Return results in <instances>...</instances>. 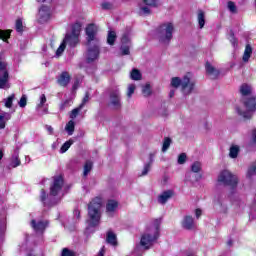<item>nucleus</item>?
<instances>
[{"instance_id":"62","label":"nucleus","mask_w":256,"mask_h":256,"mask_svg":"<svg viewBox=\"0 0 256 256\" xmlns=\"http://www.w3.org/2000/svg\"><path fill=\"white\" fill-rule=\"evenodd\" d=\"M175 97V90H171L170 93H169V98H173Z\"/></svg>"},{"instance_id":"50","label":"nucleus","mask_w":256,"mask_h":256,"mask_svg":"<svg viewBox=\"0 0 256 256\" xmlns=\"http://www.w3.org/2000/svg\"><path fill=\"white\" fill-rule=\"evenodd\" d=\"M45 103H47V96H45V94H42L40 96V103L38 104V108L41 109V107H43Z\"/></svg>"},{"instance_id":"35","label":"nucleus","mask_w":256,"mask_h":256,"mask_svg":"<svg viewBox=\"0 0 256 256\" xmlns=\"http://www.w3.org/2000/svg\"><path fill=\"white\" fill-rule=\"evenodd\" d=\"M151 165H153V160H150L147 164H145L144 169L140 174V177H144V175H147V173L151 171Z\"/></svg>"},{"instance_id":"13","label":"nucleus","mask_w":256,"mask_h":256,"mask_svg":"<svg viewBox=\"0 0 256 256\" xmlns=\"http://www.w3.org/2000/svg\"><path fill=\"white\" fill-rule=\"evenodd\" d=\"M110 103L116 109L121 108V97L119 94V90H113L110 92Z\"/></svg>"},{"instance_id":"11","label":"nucleus","mask_w":256,"mask_h":256,"mask_svg":"<svg viewBox=\"0 0 256 256\" xmlns=\"http://www.w3.org/2000/svg\"><path fill=\"white\" fill-rule=\"evenodd\" d=\"M51 19V8L49 6L42 5L39 9L38 22L43 24L47 23Z\"/></svg>"},{"instance_id":"42","label":"nucleus","mask_w":256,"mask_h":256,"mask_svg":"<svg viewBox=\"0 0 256 256\" xmlns=\"http://www.w3.org/2000/svg\"><path fill=\"white\" fill-rule=\"evenodd\" d=\"M230 43L233 47H237V45H239V40H237L233 31L230 32Z\"/></svg>"},{"instance_id":"31","label":"nucleus","mask_w":256,"mask_h":256,"mask_svg":"<svg viewBox=\"0 0 256 256\" xmlns=\"http://www.w3.org/2000/svg\"><path fill=\"white\" fill-rule=\"evenodd\" d=\"M153 92L151 91V84L147 83L142 87V95L144 97H150Z\"/></svg>"},{"instance_id":"64","label":"nucleus","mask_w":256,"mask_h":256,"mask_svg":"<svg viewBox=\"0 0 256 256\" xmlns=\"http://www.w3.org/2000/svg\"><path fill=\"white\" fill-rule=\"evenodd\" d=\"M77 85H78L77 82H75V83L73 84L72 89H74V91H75V89H77Z\"/></svg>"},{"instance_id":"43","label":"nucleus","mask_w":256,"mask_h":256,"mask_svg":"<svg viewBox=\"0 0 256 256\" xmlns=\"http://www.w3.org/2000/svg\"><path fill=\"white\" fill-rule=\"evenodd\" d=\"M10 165H11V167H13V169H15L16 167H19V165H21V159H19V156L14 157V159H12Z\"/></svg>"},{"instance_id":"48","label":"nucleus","mask_w":256,"mask_h":256,"mask_svg":"<svg viewBox=\"0 0 256 256\" xmlns=\"http://www.w3.org/2000/svg\"><path fill=\"white\" fill-rule=\"evenodd\" d=\"M89 103V92L85 93V96L82 99V102L80 103V107L83 109L85 107V104Z\"/></svg>"},{"instance_id":"23","label":"nucleus","mask_w":256,"mask_h":256,"mask_svg":"<svg viewBox=\"0 0 256 256\" xmlns=\"http://www.w3.org/2000/svg\"><path fill=\"white\" fill-rule=\"evenodd\" d=\"M81 27H83V24L81 22H76L72 25V31L70 34L75 35L76 37H79L81 35Z\"/></svg>"},{"instance_id":"18","label":"nucleus","mask_w":256,"mask_h":256,"mask_svg":"<svg viewBox=\"0 0 256 256\" xmlns=\"http://www.w3.org/2000/svg\"><path fill=\"white\" fill-rule=\"evenodd\" d=\"M106 243H108V245H112V247H117V245H119V242L117 241V234L109 230L106 233Z\"/></svg>"},{"instance_id":"53","label":"nucleus","mask_w":256,"mask_h":256,"mask_svg":"<svg viewBox=\"0 0 256 256\" xmlns=\"http://www.w3.org/2000/svg\"><path fill=\"white\" fill-rule=\"evenodd\" d=\"M73 214L78 221L81 219V210H79L78 208L74 209Z\"/></svg>"},{"instance_id":"21","label":"nucleus","mask_w":256,"mask_h":256,"mask_svg":"<svg viewBox=\"0 0 256 256\" xmlns=\"http://www.w3.org/2000/svg\"><path fill=\"white\" fill-rule=\"evenodd\" d=\"M251 55H253V48L251 47V44H247L245 46L244 54L242 57V61L244 63H248L249 59H251Z\"/></svg>"},{"instance_id":"33","label":"nucleus","mask_w":256,"mask_h":256,"mask_svg":"<svg viewBox=\"0 0 256 256\" xmlns=\"http://www.w3.org/2000/svg\"><path fill=\"white\" fill-rule=\"evenodd\" d=\"M71 145H73V140L66 141L60 148L61 153H67L69 149L71 148Z\"/></svg>"},{"instance_id":"3","label":"nucleus","mask_w":256,"mask_h":256,"mask_svg":"<svg viewBox=\"0 0 256 256\" xmlns=\"http://www.w3.org/2000/svg\"><path fill=\"white\" fill-rule=\"evenodd\" d=\"M171 87H174V89H179L181 87L182 91H187V94L193 92V89H195V83L191 82V79L188 76H184L183 79L179 77H173L171 79Z\"/></svg>"},{"instance_id":"26","label":"nucleus","mask_w":256,"mask_h":256,"mask_svg":"<svg viewBox=\"0 0 256 256\" xmlns=\"http://www.w3.org/2000/svg\"><path fill=\"white\" fill-rule=\"evenodd\" d=\"M197 19L200 29H203L205 27V12L203 10H198Z\"/></svg>"},{"instance_id":"34","label":"nucleus","mask_w":256,"mask_h":256,"mask_svg":"<svg viewBox=\"0 0 256 256\" xmlns=\"http://www.w3.org/2000/svg\"><path fill=\"white\" fill-rule=\"evenodd\" d=\"M171 147V138L165 137L162 145V152L165 153Z\"/></svg>"},{"instance_id":"16","label":"nucleus","mask_w":256,"mask_h":256,"mask_svg":"<svg viewBox=\"0 0 256 256\" xmlns=\"http://www.w3.org/2000/svg\"><path fill=\"white\" fill-rule=\"evenodd\" d=\"M182 227L183 229H186V231H193V229H195V220L193 219V216H185L182 221Z\"/></svg>"},{"instance_id":"60","label":"nucleus","mask_w":256,"mask_h":256,"mask_svg":"<svg viewBox=\"0 0 256 256\" xmlns=\"http://www.w3.org/2000/svg\"><path fill=\"white\" fill-rule=\"evenodd\" d=\"M97 256H105V246H103Z\"/></svg>"},{"instance_id":"19","label":"nucleus","mask_w":256,"mask_h":256,"mask_svg":"<svg viewBox=\"0 0 256 256\" xmlns=\"http://www.w3.org/2000/svg\"><path fill=\"white\" fill-rule=\"evenodd\" d=\"M173 195H174L173 190H166L162 192L161 195L158 196V202L161 203V205H165V203H167V201H169V199H171Z\"/></svg>"},{"instance_id":"52","label":"nucleus","mask_w":256,"mask_h":256,"mask_svg":"<svg viewBox=\"0 0 256 256\" xmlns=\"http://www.w3.org/2000/svg\"><path fill=\"white\" fill-rule=\"evenodd\" d=\"M69 103H71V100H69V99L62 102L59 106L60 111H65V108L69 107Z\"/></svg>"},{"instance_id":"6","label":"nucleus","mask_w":256,"mask_h":256,"mask_svg":"<svg viewBox=\"0 0 256 256\" xmlns=\"http://www.w3.org/2000/svg\"><path fill=\"white\" fill-rule=\"evenodd\" d=\"M3 54L0 53V89L7 91L11 89V83H9V70L7 69V62H3L1 58Z\"/></svg>"},{"instance_id":"54","label":"nucleus","mask_w":256,"mask_h":256,"mask_svg":"<svg viewBox=\"0 0 256 256\" xmlns=\"http://www.w3.org/2000/svg\"><path fill=\"white\" fill-rule=\"evenodd\" d=\"M133 93H135V85H130L128 88L127 96L131 97V95H133Z\"/></svg>"},{"instance_id":"14","label":"nucleus","mask_w":256,"mask_h":256,"mask_svg":"<svg viewBox=\"0 0 256 256\" xmlns=\"http://www.w3.org/2000/svg\"><path fill=\"white\" fill-rule=\"evenodd\" d=\"M47 225H49L48 221H39L31 220V227L36 231V233H43L45 229H47Z\"/></svg>"},{"instance_id":"2","label":"nucleus","mask_w":256,"mask_h":256,"mask_svg":"<svg viewBox=\"0 0 256 256\" xmlns=\"http://www.w3.org/2000/svg\"><path fill=\"white\" fill-rule=\"evenodd\" d=\"M175 31V26L172 22H165L156 29V33L159 37L161 43H171L173 39V33Z\"/></svg>"},{"instance_id":"57","label":"nucleus","mask_w":256,"mask_h":256,"mask_svg":"<svg viewBox=\"0 0 256 256\" xmlns=\"http://www.w3.org/2000/svg\"><path fill=\"white\" fill-rule=\"evenodd\" d=\"M195 215H196V218L199 219V217H201V215H203V211L200 208H197L195 210Z\"/></svg>"},{"instance_id":"25","label":"nucleus","mask_w":256,"mask_h":256,"mask_svg":"<svg viewBox=\"0 0 256 256\" xmlns=\"http://www.w3.org/2000/svg\"><path fill=\"white\" fill-rule=\"evenodd\" d=\"M239 151H240L239 146H237V145H232V146L230 147L229 157H230L231 159H237V157H239Z\"/></svg>"},{"instance_id":"24","label":"nucleus","mask_w":256,"mask_h":256,"mask_svg":"<svg viewBox=\"0 0 256 256\" xmlns=\"http://www.w3.org/2000/svg\"><path fill=\"white\" fill-rule=\"evenodd\" d=\"M11 39V30H1L0 29V40L7 43Z\"/></svg>"},{"instance_id":"49","label":"nucleus","mask_w":256,"mask_h":256,"mask_svg":"<svg viewBox=\"0 0 256 256\" xmlns=\"http://www.w3.org/2000/svg\"><path fill=\"white\" fill-rule=\"evenodd\" d=\"M255 173H256V166L253 165V166H251V167L248 169V171H247V177H248V178H251V177H253V175H255Z\"/></svg>"},{"instance_id":"40","label":"nucleus","mask_w":256,"mask_h":256,"mask_svg":"<svg viewBox=\"0 0 256 256\" xmlns=\"http://www.w3.org/2000/svg\"><path fill=\"white\" fill-rule=\"evenodd\" d=\"M61 256H77V254L75 253V251L70 250L69 248H63Z\"/></svg>"},{"instance_id":"22","label":"nucleus","mask_w":256,"mask_h":256,"mask_svg":"<svg viewBox=\"0 0 256 256\" xmlns=\"http://www.w3.org/2000/svg\"><path fill=\"white\" fill-rule=\"evenodd\" d=\"M119 207V202L117 200H108L106 203V211L107 213H113Z\"/></svg>"},{"instance_id":"38","label":"nucleus","mask_w":256,"mask_h":256,"mask_svg":"<svg viewBox=\"0 0 256 256\" xmlns=\"http://www.w3.org/2000/svg\"><path fill=\"white\" fill-rule=\"evenodd\" d=\"M15 99V94H11L5 102V107H7V109H11L13 107V100Z\"/></svg>"},{"instance_id":"39","label":"nucleus","mask_w":256,"mask_h":256,"mask_svg":"<svg viewBox=\"0 0 256 256\" xmlns=\"http://www.w3.org/2000/svg\"><path fill=\"white\" fill-rule=\"evenodd\" d=\"M15 29L17 33H23V20L20 18L16 20Z\"/></svg>"},{"instance_id":"30","label":"nucleus","mask_w":256,"mask_h":256,"mask_svg":"<svg viewBox=\"0 0 256 256\" xmlns=\"http://www.w3.org/2000/svg\"><path fill=\"white\" fill-rule=\"evenodd\" d=\"M66 131L68 132V135H73L75 133V122L73 120H70L65 127Z\"/></svg>"},{"instance_id":"27","label":"nucleus","mask_w":256,"mask_h":256,"mask_svg":"<svg viewBox=\"0 0 256 256\" xmlns=\"http://www.w3.org/2000/svg\"><path fill=\"white\" fill-rule=\"evenodd\" d=\"M115 41H117V33L115 31H109L107 35L108 45H115Z\"/></svg>"},{"instance_id":"41","label":"nucleus","mask_w":256,"mask_h":256,"mask_svg":"<svg viewBox=\"0 0 256 256\" xmlns=\"http://www.w3.org/2000/svg\"><path fill=\"white\" fill-rule=\"evenodd\" d=\"M67 48V44L66 42L63 40L62 43L60 44V46L58 47V49L56 50V55H63V52L65 51V49Z\"/></svg>"},{"instance_id":"17","label":"nucleus","mask_w":256,"mask_h":256,"mask_svg":"<svg viewBox=\"0 0 256 256\" xmlns=\"http://www.w3.org/2000/svg\"><path fill=\"white\" fill-rule=\"evenodd\" d=\"M64 41L66 45L69 47L75 48L79 45V36H75L74 34H66Z\"/></svg>"},{"instance_id":"46","label":"nucleus","mask_w":256,"mask_h":256,"mask_svg":"<svg viewBox=\"0 0 256 256\" xmlns=\"http://www.w3.org/2000/svg\"><path fill=\"white\" fill-rule=\"evenodd\" d=\"M19 107H21L22 109L27 107V96L22 95V97L20 98V101L18 103Z\"/></svg>"},{"instance_id":"8","label":"nucleus","mask_w":256,"mask_h":256,"mask_svg":"<svg viewBox=\"0 0 256 256\" xmlns=\"http://www.w3.org/2000/svg\"><path fill=\"white\" fill-rule=\"evenodd\" d=\"M99 55H101L100 42L91 43V45H88L86 63L88 64L95 63V61L99 59Z\"/></svg>"},{"instance_id":"44","label":"nucleus","mask_w":256,"mask_h":256,"mask_svg":"<svg viewBox=\"0 0 256 256\" xmlns=\"http://www.w3.org/2000/svg\"><path fill=\"white\" fill-rule=\"evenodd\" d=\"M186 161H187V154L181 153V154L178 156V164H179V165H184V163H186Z\"/></svg>"},{"instance_id":"29","label":"nucleus","mask_w":256,"mask_h":256,"mask_svg":"<svg viewBox=\"0 0 256 256\" xmlns=\"http://www.w3.org/2000/svg\"><path fill=\"white\" fill-rule=\"evenodd\" d=\"M142 75H141V71H139V69H133L132 71H131V79L133 80V81H141V79H142Z\"/></svg>"},{"instance_id":"45","label":"nucleus","mask_w":256,"mask_h":256,"mask_svg":"<svg viewBox=\"0 0 256 256\" xmlns=\"http://www.w3.org/2000/svg\"><path fill=\"white\" fill-rule=\"evenodd\" d=\"M101 8L104 11H111V9H113V4L111 2H104L101 4Z\"/></svg>"},{"instance_id":"37","label":"nucleus","mask_w":256,"mask_h":256,"mask_svg":"<svg viewBox=\"0 0 256 256\" xmlns=\"http://www.w3.org/2000/svg\"><path fill=\"white\" fill-rule=\"evenodd\" d=\"M201 171V162L196 161L191 166V172L192 173H199Z\"/></svg>"},{"instance_id":"63","label":"nucleus","mask_w":256,"mask_h":256,"mask_svg":"<svg viewBox=\"0 0 256 256\" xmlns=\"http://www.w3.org/2000/svg\"><path fill=\"white\" fill-rule=\"evenodd\" d=\"M4 155L3 150L0 149V161L3 159Z\"/></svg>"},{"instance_id":"10","label":"nucleus","mask_w":256,"mask_h":256,"mask_svg":"<svg viewBox=\"0 0 256 256\" xmlns=\"http://www.w3.org/2000/svg\"><path fill=\"white\" fill-rule=\"evenodd\" d=\"M85 32L87 35L86 45H91V43H99V38H97V26L95 24H88Z\"/></svg>"},{"instance_id":"56","label":"nucleus","mask_w":256,"mask_h":256,"mask_svg":"<svg viewBox=\"0 0 256 256\" xmlns=\"http://www.w3.org/2000/svg\"><path fill=\"white\" fill-rule=\"evenodd\" d=\"M122 55H129L131 51L129 50V46H124L121 48Z\"/></svg>"},{"instance_id":"58","label":"nucleus","mask_w":256,"mask_h":256,"mask_svg":"<svg viewBox=\"0 0 256 256\" xmlns=\"http://www.w3.org/2000/svg\"><path fill=\"white\" fill-rule=\"evenodd\" d=\"M142 11H143L146 15H149V13H151V9H149V7H147V6L142 7Z\"/></svg>"},{"instance_id":"32","label":"nucleus","mask_w":256,"mask_h":256,"mask_svg":"<svg viewBox=\"0 0 256 256\" xmlns=\"http://www.w3.org/2000/svg\"><path fill=\"white\" fill-rule=\"evenodd\" d=\"M47 197H49V195L47 194L45 189L42 188L40 190V201H41V203H43L44 207H47Z\"/></svg>"},{"instance_id":"1","label":"nucleus","mask_w":256,"mask_h":256,"mask_svg":"<svg viewBox=\"0 0 256 256\" xmlns=\"http://www.w3.org/2000/svg\"><path fill=\"white\" fill-rule=\"evenodd\" d=\"M103 206V199L95 197L88 204V217L90 219V227H97L101 223V207Z\"/></svg>"},{"instance_id":"47","label":"nucleus","mask_w":256,"mask_h":256,"mask_svg":"<svg viewBox=\"0 0 256 256\" xmlns=\"http://www.w3.org/2000/svg\"><path fill=\"white\" fill-rule=\"evenodd\" d=\"M228 9H229V11H231V13H237V6L235 5V2L229 1Z\"/></svg>"},{"instance_id":"9","label":"nucleus","mask_w":256,"mask_h":256,"mask_svg":"<svg viewBox=\"0 0 256 256\" xmlns=\"http://www.w3.org/2000/svg\"><path fill=\"white\" fill-rule=\"evenodd\" d=\"M65 185V178L63 175H57L53 177V182L50 184L49 195L51 197H57L61 191H63V186Z\"/></svg>"},{"instance_id":"51","label":"nucleus","mask_w":256,"mask_h":256,"mask_svg":"<svg viewBox=\"0 0 256 256\" xmlns=\"http://www.w3.org/2000/svg\"><path fill=\"white\" fill-rule=\"evenodd\" d=\"M143 3L149 7H157V0H143Z\"/></svg>"},{"instance_id":"28","label":"nucleus","mask_w":256,"mask_h":256,"mask_svg":"<svg viewBox=\"0 0 256 256\" xmlns=\"http://www.w3.org/2000/svg\"><path fill=\"white\" fill-rule=\"evenodd\" d=\"M92 169H93V162L89 160L86 161L84 164V172H83L84 177H87L89 173H91Z\"/></svg>"},{"instance_id":"7","label":"nucleus","mask_w":256,"mask_h":256,"mask_svg":"<svg viewBox=\"0 0 256 256\" xmlns=\"http://www.w3.org/2000/svg\"><path fill=\"white\" fill-rule=\"evenodd\" d=\"M218 182L223 183V185H226L227 187H232V189H235V187H237L239 184V179L229 170H223L218 176Z\"/></svg>"},{"instance_id":"15","label":"nucleus","mask_w":256,"mask_h":256,"mask_svg":"<svg viewBox=\"0 0 256 256\" xmlns=\"http://www.w3.org/2000/svg\"><path fill=\"white\" fill-rule=\"evenodd\" d=\"M58 85H60V87H67V85H69V83H71V75L69 74V72L67 71H63L58 80H57Z\"/></svg>"},{"instance_id":"5","label":"nucleus","mask_w":256,"mask_h":256,"mask_svg":"<svg viewBox=\"0 0 256 256\" xmlns=\"http://www.w3.org/2000/svg\"><path fill=\"white\" fill-rule=\"evenodd\" d=\"M155 233L154 235L151 234H144L141 237L140 245L145 249H151V245H153L154 241L159 239V231L161 229V221L155 220Z\"/></svg>"},{"instance_id":"36","label":"nucleus","mask_w":256,"mask_h":256,"mask_svg":"<svg viewBox=\"0 0 256 256\" xmlns=\"http://www.w3.org/2000/svg\"><path fill=\"white\" fill-rule=\"evenodd\" d=\"M83 108L78 106L77 108H74L71 112H70V119H77V116L79 115V113H81V110Z\"/></svg>"},{"instance_id":"4","label":"nucleus","mask_w":256,"mask_h":256,"mask_svg":"<svg viewBox=\"0 0 256 256\" xmlns=\"http://www.w3.org/2000/svg\"><path fill=\"white\" fill-rule=\"evenodd\" d=\"M244 107L247 111H242L240 107H236L238 115L243 117V119H251V117H253V113L256 111V97L247 98L244 101Z\"/></svg>"},{"instance_id":"55","label":"nucleus","mask_w":256,"mask_h":256,"mask_svg":"<svg viewBox=\"0 0 256 256\" xmlns=\"http://www.w3.org/2000/svg\"><path fill=\"white\" fill-rule=\"evenodd\" d=\"M0 129H5V115L0 114Z\"/></svg>"},{"instance_id":"61","label":"nucleus","mask_w":256,"mask_h":256,"mask_svg":"<svg viewBox=\"0 0 256 256\" xmlns=\"http://www.w3.org/2000/svg\"><path fill=\"white\" fill-rule=\"evenodd\" d=\"M46 129H47V131H48V133H49L50 135H53V127H52V126L47 125V126H46Z\"/></svg>"},{"instance_id":"59","label":"nucleus","mask_w":256,"mask_h":256,"mask_svg":"<svg viewBox=\"0 0 256 256\" xmlns=\"http://www.w3.org/2000/svg\"><path fill=\"white\" fill-rule=\"evenodd\" d=\"M252 141L256 145V128L252 130Z\"/></svg>"},{"instance_id":"20","label":"nucleus","mask_w":256,"mask_h":256,"mask_svg":"<svg viewBox=\"0 0 256 256\" xmlns=\"http://www.w3.org/2000/svg\"><path fill=\"white\" fill-rule=\"evenodd\" d=\"M239 92L242 95V97H249V95H251V93H253V88H251V85H249L247 83H243L240 86Z\"/></svg>"},{"instance_id":"12","label":"nucleus","mask_w":256,"mask_h":256,"mask_svg":"<svg viewBox=\"0 0 256 256\" xmlns=\"http://www.w3.org/2000/svg\"><path fill=\"white\" fill-rule=\"evenodd\" d=\"M206 74L210 77V79L214 80L219 79V75H221V71L217 70L211 63L206 62L205 64Z\"/></svg>"}]
</instances>
